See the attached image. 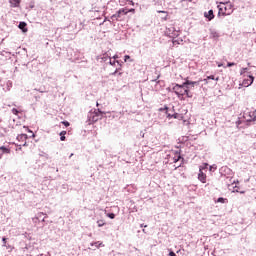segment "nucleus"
I'll list each match as a JSON object with an SVG mask.
<instances>
[{
    "instance_id": "nucleus-1",
    "label": "nucleus",
    "mask_w": 256,
    "mask_h": 256,
    "mask_svg": "<svg viewBox=\"0 0 256 256\" xmlns=\"http://www.w3.org/2000/svg\"><path fill=\"white\" fill-rule=\"evenodd\" d=\"M172 91L175 93V95H177L180 101H185V95L189 99L193 98V93L189 91V86H186L185 83L182 85L175 84V86L172 88Z\"/></svg>"
},
{
    "instance_id": "nucleus-2",
    "label": "nucleus",
    "mask_w": 256,
    "mask_h": 256,
    "mask_svg": "<svg viewBox=\"0 0 256 256\" xmlns=\"http://www.w3.org/2000/svg\"><path fill=\"white\" fill-rule=\"evenodd\" d=\"M218 10V15H222V17H225L233 13V5L231 4V2H220L218 5Z\"/></svg>"
},
{
    "instance_id": "nucleus-3",
    "label": "nucleus",
    "mask_w": 256,
    "mask_h": 256,
    "mask_svg": "<svg viewBox=\"0 0 256 256\" xmlns=\"http://www.w3.org/2000/svg\"><path fill=\"white\" fill-rule=\"evenodd\" d=\"M253 81H255V77H253V76H247V78H245V79L242 81L241 86H242V87H251V85H253Z\"/></svg>"
},
{
    "instance_id": "nucleus-4",
    "label": "nucleus",
    "mask_w": 256,
    "mask_h": 256,
    "mask_svg": "<svg viewBox=\"0 0 256 256\" xmlns=\"http://www.w3.org/2000/svg\"><path fill=\"white\" fill-rule=\"evenodd\" d=\"M103 115H105V113L102 112L101 110L94 112L92 114V121H99V119H103Z\"/></svg>"
},
{
    "instance_id": "nucleus-5",
    "label": "nucleus",
    "mask_w": 256,
    "mask_h": 256,
    "mask_svg": "<svg viewBox=\"0 0 256 256\" xmlns=\"http://www.w3.org/2000/svg\"><path fill=\"white\" fill-rule=\"evenodd\" d=\"M198 179L201 183H207V174L203 173V170L200 168Z\"/></svg>"
},
{
    "instance_id": "nucleus-6",
    "label": "nucleus",
    "mask_w": 256,
    "mask_h": 256,
    "mask_svg": "<svg viewBox=\"0 0 256 256\" xmlns=\"http://www.w3.org/2000/svg\"><path fill=\"white\" fill-rule=\"evenodd\" d=\"M204 17L208 19V21H213V19H215V14L213 13V10H209L204 13Z\"/></svg>"
},
{
    "instance_id": "nucleus-7",
    "label": "nucleus",
    "mask_w": 256,
    "mask_h": 256,
    "mask_svg": "<svg viewBox=\"0 0 256 256\" xmlns=\"http://www.w3.org/2000/svg\"><path fill=\"white\" fill-rule=\"evenodd\" d=\"M168 119H178V121H183V114L175 113L173 115L168 114Z\"/></svg>"
},
{
    "instance_id": "nucleus-8",
    "label": "nucleus",
    "mask_w": 256,
    "mask_h": 256,
    "mask_svg": "<svg viewBox=\"0 0 256 256\" xmlns=\"http://www.w3.org/2000/svg\"><path fill=\"white\" fill-rule=\"evenodd\" d=\"M17 139L19 141H22V143H24L23 144L24 146L27 145V139H28L27 134H20V135L17 136Z\"/></svg>"
},
{
    "instance_id": "nucleus-9",
    "label": "nucleus",
    "mask_w": 256,
    "mask_h": 256,
    "mask_svg": "<svg viewBox=\"0 0 256 256\" xmlns=\"http://www.w3.org/2000/svg\"><path fill=\"white\" fill-rule=\"evenodd\" d=\"M184 85H185L186 87H189V85L192 86V87H195V85H199V81H190V80H186V81L184 82Z\"/></svg>"
},
{
    "instance_id": "nucleus-10",
    "label": "nucleus",
    "mask_w": 256,
    "mask_h": 256,
    "mask_svg": "<svg viewBox=\"0 0 256 256\" xmlns=\"http://www.w3.org/2000/svg\"><path fill=\"white\" fill-rule=\"evenodd\" d=\"M0 151H2V153L0 154L1 157H3V154H4V153L7 154V155H9V153H11V149H9V148H7V147H5V146H1V147H0Z\"/></svg>"
},
{
    "instance_id": "nucleus-11",
    "label": "nucleus",
    "mask_w": 256,
    "mask_h": 256,
    "mask_svg": "<svg viewBox=\"0 0 256 256\" xmlns=\"http://www.w3.org/2000/svg\"><path fill=\"white\" fill-rule=\"evenodd\" d=\"M18 27L23 31V33H27V23L20 22Z\"/></svg>"
},
{
    "instance_id": "nucleus-12",
    "label": "nucleus",
    "mask_w": 256,
    "mask_h": 256,
    "mask_svg": "<svg viewBox=\"0 0 256 256\" xmlns=\"http://www.w3.org/2000/svg\"><path fill=\"white\" fill-rule=\"evenodd\" d=\"M119 18H121V13H119V10H118L116 14L112 15L111 19L112 21H119Z\"/></svg>"
},
{
    "instance_id": "nucleus-13",
    "label": "nucleus",
    "mask_w": 256,
    "mask_h": 256,
    "mask_svg": "<svg viewBox=\"0 0 256 256\" xmlns=\"http://www.w3.org/2000/svg\"><path fill=\"white\" fill-rule=\"evenodd\" d=\"M210 37H211L212 39H219V33H218L217 31H212V32L210 33Z\"/></svg>"
},
{
    "instance_id": "nucleus-14",
    "label": "nucleus",
    "mask_w": 256,
    "mask_h": 256,
    "mask_svg": "<svg viewBox=\"0 0 256 256\" xmlns=\"http://www.w3.org/2000/svg\"><path fill=\"white\" fill-rule=\"evenodd\" d=\"M180 159H181V154L176 153L174 158H173V161H174V163H177Z\"/></svg>"
},
{
    "instance_id": "nucleus-15",
    "label": "nucleus",
    "mask_w": 256,
    "mask_h": 256,
    "mask_svg": "<svg viewBox=\"0 0 256 256\" xmlns=\"http://www.w3.org/2000/svg\"><path fill=\"white\" fill-rule=\"evenodd\" d=\"M65 135H67V131H62V132H60V140L61 141H65Z\"/></svg>"
},
{
    "instance_id": "nucleus-16",
    "label": "nucleus",
    "mask_w": 256,
    "mask_h": 256,
    "mask_svg": "<svg viewBox=\"0 0 256 256\" xmlns=\"http://www.w3.org/2000/svg\"><path fill=\"white\" fill-rule=\"evenodd\" d=\"M119 13H121V15H127V13H129V11H127L126 8H122L119 10Z\"/></svg>"
},
{
    "instance_id": "nucleus-17",
    "label": "nucleus",
    "mask_w": 256,
    "mask_h": 256,
    "mask_svg": "<svg viewBox=\"0 0 256 256\" xmlns=\"http://www.w3.org/2000/svg\"><path fill=\"white\" fill-rule=\"evenodd\" d=\"M207 79H212V81H214V79H215V81H218L219 77L215 78L214 75H211V76H208ZM207 79H204V81H205L206 83H207Z\"/></svg>"
},
{
    "instance_id": "nucleus-18",
    "label": "nucleus",
    "mask_w": 256,
    "mask_h": 256,
    "mask_svg": "<svg viewBox=\"0 0 256 256\" xmlns=\"http://www.w3.org/2000/svg\"><path fill=\"white\" fill-rule=\"evenodd\" d=\"M97 225H98V227H103L105 225V221L104 220H98Z\"/></svg>"
},
{
    "instance_id": "nucleus-19",
    "label": "nucleus",
    "mask_w": 256,
    "mask_h": 256,
    "mask_svg": "<svg viewBox=\"0 0 256 256\" xmlns=\"http://www.w3.org/2000/svg\"><path fill=\"white\" fill-rule=\"evenodd\" d=\"M14 3V7H19L21 0H12Z\"/></svg>"
},
{
    "instance_id": "nucleus-20",
    "label": "nucleus",
    "mask_w": 256,
    "mask_h": 256,
    "mask_svg": "<svg viewBox=\"0 0 256 256\" xmlns=\"http://www.w3.org/2000/svg\"><path fill=\"white\" fill-rule=\"evenodd\" d=\"M157 13H164L166 16L164 18L165 21H167V17H168V12L167 11H163V10H158Z\"/></svg>"
},
{
    "instance_id": "nucleus-21",
    "label": "nucleus",
    "mask_w": 256,
    "mask_h": 256,
    "mask_svg": "<svg viewBox=\"0 0 256 256\" xmlns=\"http://www.w3.org/2000/svg\"><path fill=\"white\" fill-rule=\"evenodd\" d=\"M227 201V199L220 197L218 198V200L216 201L217 203H225Z\"/></svg>"
},
{
    "instance_id": "nucleus-22",
    "label": "nucleus",
    "mask_w": 256,
    "mask_h": 256,
    "mask_svg": "<svg viewBox=\"0 0 256 256\" xmlns=\"http://www.w3.org/2000/svg\"><path fill=\"white\" fill-rule=\"evenodd\" d=\"M156 73V78L152 79V81H157V79H159V77H161V73L159 72H155Z\"/></svg>"
},
{
    "instance_id": "nucleus-23",
    "label": "nucleus",
    "mask_w": 256,
    "mask_h": 256,
    "mask_svg": "<svg viewBox=\"0 0 256 256\" xmlns=\"http://www.w3.org/2000/svg\"><path fill=\"white\" fill-rule=\"evenodd\" d=\"M107 217H109V219H115V214L114 213H108Z\"/></svg>"
},
{
    "instance_id": "nucleus-24",
    "label": "nucleus",
    "mask_w": 256,
    "mask_h": 256,
    "mask_svg": "<svg viewBox=\"0 0 256 256\" xmlns=\"http://www.w3.org/2000/svg\"><path fill=\"white\" fill-rule=\"evenodd\" d=\"M12 113L13 115H19V110H17L16 108H13Z\"/></svg>"
},
{
    "instance_id": "nucleus-25",
    "label": "nucleus",
    "mask_w": 256,
    "mask_h": 256,
    "mask_svg": "<svg viewBox=\"0 0 256 256\" xmlns=\"http://www.w3.org/2000/svg\"><path fill=\"white\" fill-rule=\"evenodd\" d=\"M62 125L66 126V127H69V125H71V124L67 121H62Z\"/></svg>"
},
{
    "instance_id": "nucleus-26",
    "label": "nucleus",
    "mask_w": 256,
    "mask_h": 256,
    "mask_svg": "<svg viewBox=\"0 0 256 256\" xmlns=\"http://www.w3.org/2000/svg\"><path fill=\"white\" fill-rule=\"evenodd\" d=\"M235 63L234 62H228L227 67H234Z\"/></svg>"
},
{
    "instance_id": "nucleus-27",
    "label": "nucleus",
    "mask_w": 256,
    "mask_h": 256,
    "mask_svg": "<svg viewBox=\"0 0 256 256\" xmlns=\"http://www.w3.org/2000/svg\"><path fill=\"white\" fill-rule=\"evenodd\" d=\"M95 245H96V247H101V245H103V243L102 242H96Z\"/></svg>"
},
{
    "instance_id": "nucleus-28",
    "label": "nucleus",
    "mask_w": 256,
    "mask_h": 256,
    "mask_svg": "<svg viewBox=\"0 0 256 256\" xmlns=\"http://www.w3.org/2000/svg\"><path fill=\"white\" fill-rule=\"evenodd\" d=\"M127 11H128V13H135V9L134 8H131V9L127 10Z\"/></svg>"
},
{
    "instance_id": "nucleus-29",
    "label": "nucleus",
    "mask_w": 256,
    "mask_h": 256,
    "mask_svg": "<svg viewBox=\"0 0 256 256\" xmlns=\"http://www.w3.org/2000/svg\"><path fill=\"white\" fill-rule=\"evenodd\" d=\"M4 245H7V238L2 239Z\"/></svg>"
},
{
    "instance_id": "nucleus-30",
    "label": "nucleus",
    "mask_w": 256,
    "mask_h": 256,
    "mask_svg": "<svg viewBox=\"0 0 256 256\" xmlns=\"http://www.w3.org/2000/svg\"><path fill=\"white\" fill-rule=\"evenodd\" d=\"M169 255H170V256H177V255L175 254V252H173V251H171V252L169 253Z\"/></svg>"
},
{
    "instance_id": "nucleus-31",
    "label": "nucleus",
    "mask_w": 256,
    "mask_h": 256,
    "mask_svg": "<svg viewBox=\"0 0 256 256\" xmlns=\"http://www.w3.org/2000/svg\"><path fill=\"white\" fill-rule=\"evenodd\" d=\"M127 59H131V57L129 55H126L124 61H127Z\"/></svg>"
},
{
    "instance_id": "nucleus-32",
    "label": "nucleus",
    "mask_w": 256,
    "mask_h": 256,
    "mask_svg": "<svg viewBox=\"0 0 256 256\" xmlns=\"http://www.w3.org/2000/svg\"><path fill=\"white\" fill-rule=\"evenodd\" d=\"M115 63H116L115 60H114V61H111V60H110V65H115Z\"/></svg>"
},
{
    "instance_id": "nucleus-33",
    "label": "nucleus",
    "mask_w": 256,
    "mask_h": 256,
    "mask_svg": "<svg viewBox=\"0 0 256 256\" xmlns=\"http://www.w3.org/2000/svg\"><path fill=\"white\" fill-rule=\"evenodd\" d=\"M218 67H223V64H218Z\"/></svg>"
},
{
    "instance_id": "nucleus-34",
    "label": "nucleus",
    "mask_w": 256,
    "mask_h": 256,
    "mask_svg": "<svg viewBox=\"0 0 256 256\" xmlns=\"http://www.w3.org/2000/svg\"><path fill=\"white\" fill-rule=\"evenodd\" d=\"M141 227H147V225L141 224Z\"/></svg>"
},
{
    "instance_id": "nucleus-35",
    "label": "nucleus",
    "mask_w": 256,
    "mask_h": 256,
    "mask_svg": "<svg viewBox=\"0 0 256 256\" xmlns=\"http://www.w3.org/2000/svg\"><path fill=\"white\" fill-rule=\"evenodd\" d=\"M114 75H117V71L114 72Z\"/></svg>"
},
{
    "instance_id": "nucleus-36",
    "label": "nucleus",
    "mask_w": 256,
    "mask_h": 256,
    "mask_svg": "<svg viewBox=\"0 0 256 256\" xmlns=\"http://www.w3.org/2000/svg\"><path fill=\"white\" fill-rule=\"evenodd\" d=\"M114 59H117V56H114Z\"/></svg>"
},
{
    "instance_id": "nucleus-37",
    "label": "nucleus",
    "mask_w": 256,
    "mask_h": 256,
    "mask_svg": "<svg viewBox=\"0 0 256 256\" xmlns=\"http://www.w3.org/2000/svg\"><path fill=\"white\" fill-rule=\"evenodd\" d=\"M240 193H245V191H241Z\"/></svg>"
},
{
    "instance_id": "nucleus-38",
    "label": "nucleus",
    "mask_w": 256,
    "mask_h": 256,
    "mask_svg": "<svg viewBox=\"0 0 256 256\" xmlns=\"http://www.w3.org/2000/svg\"><path fill=\"white\" fill-rule=\"evenodd\" d=\"M173 43L175 44V43H177L176 41H173Z\"/></svg>"
},
{
    "instance_id": "nucleus-39",
    "label": "nucleus",
    "mask_w": 256,
    "mask_h": 256,
    "mask_svg": "<svg viewBox=\"0 0 256 256\" xmlns=\"http://www.w3.org/2000/svg\"><path fill=\"white\" fill-rule=\"evenodd\" d=\"M0 159H1V155H0Z\"/></svg>"
}]
</instances>
